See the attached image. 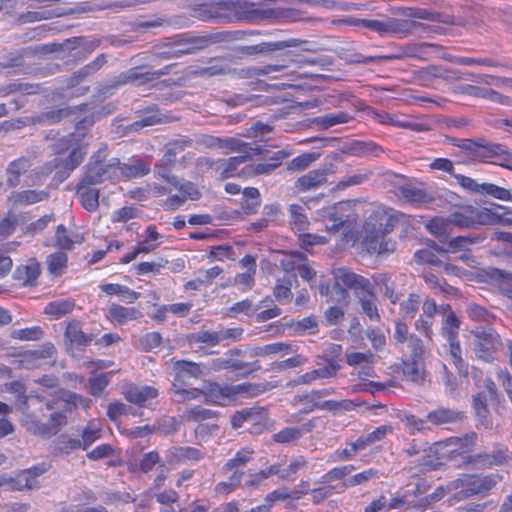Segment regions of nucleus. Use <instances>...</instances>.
<instances>
[{
	"label": "nucleus",
	"instance_id": "nucleus-35",
	"mask_svg": "<svg viewBox=\"0 0 512 512\" xmlns=\"http://www.w3.org/2000/svg\"><path fill=\"white\" fill-rule=\"evenodd\" d=\"M240 156L231 157L227 160L222 159L218 160L216 163L217 169L221 171V176L223 178H229L235 175L237 168L240 164L249 160L254 154L251 150H248V153H241Z\"/></svg>",
	"mask_w": 512,
	"mask_h": 512
},
{
	"label": "nucleus",
	"instance_id": "nucleus-17",
	"mask_svg": "<svg viewBox=\"0 0 512 512\" xmlns=\"http://www.w3.org/2000/svg\"><path fill=\"white\" fill-rule=\"evenodd\" d=\"M389 234L364 233L362 247L370 255H388L396 250V242Z\"/></svg>",
	"mask_w": 512,
	"mask_h": 512
},
{
	"label": "nucleus",
	"instance_id": "nucleus-50",
	"mask_svg": "<svg viewBox=\"0 0 512 512\" xmlns=\"http://www.w3.org/2000/svg\"><path fill=\"white\" fill-rule=\"evenodd\" d=\"M170 185L177 189L185 200L190 199L195 201L201 197V192L197 189L196 185L190 181H182L176 176L172 178Z\"/></svg>",
	"mask_w": 512,
	"mask_h": 512
},
{
	"label": "nucleus",
	"instance_id": "nucleus-7",
	"mask_svg": "<svg viewBox=\"0 0 512 512\" xmlns=\"http://www.w3.org/2000/svg\"><path fill=\"white\" fill-rule=\"evenodd\" d=\"M457 147L468 152L472 157L480 160L496 158L498 163L504 165L512 161V153L505 146L492 143L484 138L461 139L455 144Z\"/></svg>",
	"mask_w": 512,
	"mask_h": 512
},
{
	"label": "nucleus",
	"instance_id": "nucleus-52",
	"mask_svg": "<svg viewBox=\"0 0 512 512\" xmlns=\"http://www.w3.org/2000/svg\"><path fill=\"white\" fill-rule=\"evenodd\" d=\"M260 206V193L257 188L247 187L243 190L241 207L246 214H254Z\"/></svg>",
	"mask_w": 512,
	"mask_h": 512
},
{
	"label": "nucleus",
	"instance_id": "nucleus-34",
	"mask_svg": "<svg viewBox=\"0 0 512 512\" xmlns=\"http://www.w3.org/2000/svg\"><path fill=\"white\" fill-rule=\"evenodd\" d=\"M141 316V312L135 307H124L114 303L110 305L108 310V317L118 324H124L128 321L136 320Z\"/></svg>",
	"mask_w": 512,
	"mask_h": 512
},
{
	"label": "nucleus",
	"instance_id": "nucleus-18",
	"mask_svg": "<svg viewBox=\"0 0 512 512\" xmlns=\"http://www.w3.org/2000/svg\"><path fill=\"white\" fill-rule=\"evenodd\" d=\"M56 348L51 343L42 345L39 349L27 351L22 355L21 364L27 369L39 368L55 362Z\"/></svg>",
	"mask_w": 512,
	"mask_h": 512
},
{
	"label": "nucleus",
	"instance_id": "nucleus-14",
	"mask_svg": "<svg viewBox=\"0 0 512 512\" xmlns=\"http://www.w3.org/2000/svg\"><path fill=\"white\" fill-rule=\"evenodd\" d=\"M501 480L498 474H490L485 476L464 475L460 479L463 490L462 493L466 497L476 494H484L489 492Z\"/></svg>",
	"mask_w": 512,
	"mask_h": 512
},
{
	"label": "nucleus",
	"instance_id": "nucleus-10",
	"mask_svg": "<svg viewBox=\"0 0 512 512\" xmlns=\"http://www.w3.org/2000/svg\"><path fill=\"white\" fill-rule=\"evenodd\" d=\"M262 392L259 385L238 384V385H220L216 382H209L202 395L205 396L207 402L219 404L222 400L236 396L238 394H247L248 396H256Z\"/></svg>",
	"mask_w": 512,
	"mask_h": 512
},
{
	"label": "nucleus",
	"instance_id": "nucleus-23",
	"mask_svg": "<svg viewBox=\"0 0 512 512\" xmlns=\"http://www.w3.org/2000/svg\"><path fill=\"white\" fill-rule=\"evenodd\" d=\"M118 182L143 177L151 171V163L144 159L132 158L129 163L116 165Z\"/></svg>",
	"mask_w": 512,
	"mask_h": 512
},
{
	"label": "nucleus",
	"instance_id": "nucleus-22",
	"mask_svg": "<svg viewBox=\"0 0 512 512\" xmlns=\"http://www.w3.org/2000/svg\"><path fill=\"white\" fill-rule=\"evenodd\" d=\"M338 57L346 64H369L381 61H390L402 55H375L364 56L357 52L353 46L339 47L336 51Z\"/></svg>",
	"mask_w": 512,
	"mask_h": 512
},
{
	"label": "nucleus",
	"instance_id": "nucleus-3",
	"mask_svg": "<svg viewBox=\"0 0 512 512\" xmlns=\"http://www.w3.org/2000/svg\"><path fill=\"white\" fill-rule=\"evenodd\" d=\"M64 406L60 411L52 412L47 422H41L34 414H24L22 425L26 430L34 435L42 437H51L56 435L62 427L67 424L66 412H71L77 407L80 396L76 393L66 392Z\"/></svg>",
	"mask_w": 512,
	"mask_h": 512
},
{
	"label": "nucleus",
	"instance_id": "nucleus-13",
	"mask_svg": "<svg viewBox=\"0 0 512 512\" xmlns=\"http://www.w3.org/2000/svg\"><path fill=\"white\" fill-rule=\"evenodd\" d=\"M357 24H361L365 28L377 32L384 36L388 34H408L414 27V23L406 19L389 18L387 21L374 19H357Z\"/></svg>",
	"mask_w": 512,
	"mask_h": 512
},
{
	"label": "nucleus",
	"instance_id": "nucleus-16",
	"mask_svg": "<svg viewBox=\"0 0 512 512\" xmlns=\"http://www.w3.org/2000/svg\"><path fill=\"white\" fill-rule=\"evenodd\" d=\"M125 400L138 407H145L147 402L158 397V389L149 385L127 383L121 387Z\"/></svg>",
	"mask_w": 512,
	"mask_h": 512
},
{
	"label": "nucleus",
	"instance_id": "nucleus-64",
	"mask_svg": "<svg viewBox=\"0 0 512 512\" xmlns=\"http://www.w3.org/2000/svg\"><path fill=\"white\" fill-rule=\"evenodd\" d=\"M466 313L471 320L477 322L490 323L494 319L493 314L476 303L468 304Z\"/></svg>",
	"mask_w": 512,
	"mask_h": 512
},
{
	"label": "nucleus",
	"instance_id": "nucleus-20",
	"mask_svg": "<svg viewBox=\"0 0 512 512\" xmlns=\"http://www.w3.org/2000/svg\"><path fill=\"white\" fill-rule=\"evenodd\" d=\"M408 456H419L418 462L422 470L432 471L436 470L441 462L436 457V450L429 446L427 443H411L405 450Z\"/></svg>",
	"mask_w": 512,
	"mask_h": 512
},
{
	"label": "nucleus",
	"instance_id": "nucleus-28",
	"mask_svg": "<svg viewBox=\"0 0 512 512\" xmlns=\"http://www.w3.org/2000/svg\"><path fill=\"white\" fill-rule=\"evenodd\" d=\"M40 273V264L35 259H31L26 265H20L15 269L13 278L22 282L24 286H34Z\"/></svg>",
	"mask_w": 512,
	"mask_h": 512
},
{
	"label": "nucleus",
	"instance_id": "nucleus-27",
	"mask_svg": "<svg viewBox=\"0 0 512 512\" xmlns=\"http://www.w3.org/2000/svg\"><path fill=\"white\" fill-rule=\"evenodd\" d=\"M472 460L481 467L500 466L512 460V452L505 446L496 447L491 453L477 454Z\"/></svg>",
	"mask_w": 512,
	"mask_h": 512
},
{
	"label": "nucleus",
	"instance_id": "nucleus-32",
	"mask_svg": "<svg viewBox=\"0 0 512 512\" xmlns=\"http://www.w3.org/2000/svg\"><path fill=\"white\" fill-rule=\"evenodd\" d=\"M399 192L410 203L427 204L434 200V196L422 187L405 185L399 188Z\"/></svg>",
	"mask_w": 512,
	"mask_h": 512
},
{
	"label": "nucleus",
	"instance_id": "nucleus-47",
	"mask_svg": "<svg viewBox=\"0 0 512 512\" xmlns=\"http://www.w3.org/2000/svg\"><path fill=\"white\" fill-rule=\"evenodd\" d=\"M420 360H411L409 362H404L403 364V374L407 380L412 381L418 385H422L426 379L425 370L421 367Z\"/></svg>",
	"mask_w": 512,
	"mask_h": 512
},
{
	"label": "nucleus",
	"instance_id": "nucleus-41",
	"mask_svg": "<svg viewBox=\"0 0 512 512\" xmlns=\"http://www.w3.org/2000/svg\"><path fill=\"white\" fill-rule=\"evenodd\" d=\"M253 351L255 356H268L272 354L287 355L295 353L297 349L290 343L276 342L264 346H257Z\"/></svg>",
	"mask_w": 512,
	"mask_h": 512
},
{
	"label": "nucleus",
	"instance_id": "nucleus-55",
	"mask_svg": "<svg viewBox=\"0 0 512 512\" xmlns=\"http://www.w3.org/2000/svg\"><path fill=\"white\" fill-rule=\"evenodd\" d=\"M413 16L415 18L429 20V21H435V22H442L444 24L463 25V22L460 19H456L454 16L444 15L441 13H433V12H429L424 9L416 10L413 13Z\"/></svg>",
	"mask_w": 512,
	"mask_h": 512
},
{
	"label": "nucleus",
	"instance_id": "nucleus-5",
	"mask_svg": "<svg viewBox=\"0 0 512 512\" xmlns=\"http://www.w3.org/2000/svg\"><path fill=\"white\" fill-rule=\"evenodd\" d=\"M105 151L99 149L94 153L88 163L84 166L83 176L80 180L83 187L88 185L95 187L105 181L113 184L118 182L117 167L120 164L119 158H111L108 162L104 161Z\"/></svg>",
	"mask_w": 512,
	"mask_h": 512
},
{
	"label": "nucleus",
	"instance_id": "nucleus-33",
	"mask_svg": "<svg viewBox=\"0 0 512 512\" xmlns=\"http://www.w3.org/2000/svg\"><path fill=\"white\" fill-rule=\"evenodd\" d=\"M169 455L171 461H177L182 463L197 462L204 458V453L190 446H177L169 449Z\"/></svg>",
	"mask_w": 512,
	"mask_h": 512
},
{
	"label": "nucleus",
	"instance_id": "nucleus-4",
	"mask_svg": "<svg viewBox=\"0 0 512 512\" xmlns=\"http://www.w3.org/2000/svg\"><path fill=\"white\" fill-rule=\"evenodd\" d=\"M248 5L247 1H237L236 3L225 0L208 1L189 6V15L200 21L224 22L229 19V12L232 9L236 12H239L241 9L243 15L240 18L249 20L254 17L255 11L247 10Z\"/></svg>",
	"mask_w": 512,
	"mask_h": 512
},
{
	"label": "nucleus",
	"instance_id": "nucleus-58",
	"mask_svg": "<svg viewBox=\"0 0 512 512\" xmlns=\"http://www.w3.org/2000/svg\"><path fill=\"white\" fill-rule=\"evenodd\" d=\"M192 144V139L186 137L170 141L165 146V160L168 162L175 161L176 155L183 152L187 147H191Z\"/></svg>",
	"mask_w": 512,
	"mask_h": 512
},
{
	"label": "nucleus",
	"instance_id": "nucleus-53",
	"mask_svg": "<svg viewBox=\"0 0 512 512\" xmlns=\"http://www.w3.org/2000/svg\"><path fill=\"white\" fill-rule=\"evenodd\" d=\"M175 369L177 370V374L174 382H182L181 378L184 375H189L191 377L198 378L203 374L200 364L185 360L177 361L175 363Z\"/></svg>",
	"mask_w": 512,
	"mask_h": 512
},
{
	"label": "nucleus",
	"instance_id": "nucleus-25",
	"mask_svg": "<svg viewBox=\"0 0 512 512\" xmlns=\"http://www.w3.org/2000/svg\"><path fill=\"white\" fill-rule=\"evenodd\" d=\"M49 198V192L46 190H21L14 191L8 198V202L13 209L33 205L46 201Z\"/></svg>",
	"mask_w": 512,
	"mask_h": 512
},
{
	"label": "nucleus",
	"instance_id": "nucleus-24",
	"mask_svg": "<svg viewBox=\"0 0 512 512\" xmlns=\"http://www.w3.org/2000/svg\"><path fill=\"white\" fill-rule=\"evenodd\" d=\"M242 354V350L238 348H232L228 350L224 357L211 360L209 368L213 371L220 370H231L240 371L249 368V363L237 359Z\"/></svg>",
	"mask_w": 512,
	"mask_h": 512
},
{
	"label": "nucleus",
	"instance_id": "nucleus-48",
	"mask_svg": "<svg viewBox=\"0 0 512 512\" xmlns=\"http://www.w3.org/2000/svg\"><path fill=\"white\" fill-rule=\"evenodd\" d=\"M350 116L345 112L331 113L322 116L315 117L312 123L320 129H328L337 124L347 123Z\"/></svg>",
	"mask_w": 512,
	"mask_h": 512
},
{
	"label": "nucleus",
	"instance_id": "nucleus-37",
	"mask_svg": "<svg viewBox=\"0 0 512 512\" xmlns=\"http://www.w3.org/2000/svg\"><path fill=\"white\" fill-rule=\"evenodd\" d=\"M76 107H64L59 109H53L49 111H45L41 113L40 115L33 117L32 122L38 123L42 125H52L60 122L62 119L70 116L71 114L75 113Z\"/></svg>",
	"mask_w": 512,
	"mask_h": 512
},
{
	"label": "nucleus",
	"instance_id": "nucleus-1",
	"mask_svg": "<svg viewBox=\"0 0 512 512\" xmlns=\"http://www.w3.org/2000/svg\"><path fill=\"white\" fill-rule=\"evenodd\" d=\"M452 226L477 228L484 225L512 226V210L506 206L489 203L488 206H466L449 216Z\"/></svg>",
	"mask_w": 512,
	"mask_h": 512
},
{
	"label": "nucleus",
	"instance_id": "nucleus-21",
	"mask_svg": "<svg viewBox=\"0 0 512 512\" xmlns=\"http://www.w3.org/2000/svg\"><path fill=\"white\" fill-rule=\"evenodd\" d=\"M474 350L479 358L488 359L491 352L499 344L500 338L497 332L491 328H483L474 332Z\"/></svg>",
	"mask_w": 512,
	"mask_h": 512
},
{
	"label": "nucleus",
	"instance_id": "nucleus-39",
	"mask_svg": "<svg viewBox=\"0 0 512 512\" xmlns=\"http://www.w3.org/2000/svg\"><path fill=\"white\" fill-rule=\"evenodd\" d=\"M376 286L380 288V291L388 298L391 304H396L402 294L395 292L394 283L391 282V275L387 273H380L373 276Z\"/></svg>",
	"mask_w": 512,
	"mask_h": 512
},
{
	"label": "nucleus",
	"instance_id": "nucleus-11",
	"mask_svg": "<svg viewBox=\"0 0 512 512\" xmlns=\"http://www.w3.org/2000/svg\"><path fill=\"white\" fill-rule=\"evenodd\" d=\"M335 285L333 287L335 293L338 295V301L347 302L348 294L345 288L352 290H361L370 292L372 285L370 281L348 268H337L333 271Z\"/></svg>",
	"mask_w": 512,
	"mask_h": 512
},
{
	"label": "nucleus",
	"instance_id": "nucleus-59",
	"mask_svg": "<svg viewBox=\"0 0 512 512\" xmlns=\"http://www.w3.org/2000/svg\"><path fill=\"white\" fill-rule=\"evenodd\" d=\"M254 454V451L249 448H242L239 450L235 456L229 459L224 465L223 469L228 472L234 469H239L245 466L251 459Z\"/></svg>",
	"mask_w": 512,
	"mask_h": 512
},
{
	"label": "nucleus",
	"instance_id": "nucleus-63",
	"mask_svg": "<svg viewBox=\"0 0 512 512\" xmlns=\"http://www.w3.org/2000/svg\"><path fill=\"white\" fill-rule=\"evenodd\" d=\"M188 340L191 344L204 343L208 346L220 344L218 331L201 330L190 334Z\"/></svg>",
	"mask_w": 512,
	"mask_h": 512
},
{
	"label": "nucleus",
	"instance_id": "nucleus-62",
	"mask_svg": "<svg viewBox=\"0 0 512 512\" xmlns=\"http://www.w3.org/2000/svg\"><path fill=\"white\" fill-rule=\"evenodd\" d=\"M218 413L201 406H194L186 410L183 414V418L190 422H199L207 419L216 418Z\"/></svg>",
	"mask_w": 512,
	"mask_h": 512
},
{
	"label": "nucleus",
	"instance_id": "nucleus-46",
	"mask_svg": "<svg viewBox=\"0 0 512 512\" xmlns=\"http://www.w3.org/2000/svg\"><path fill=\"white\" fill-rule=\"evenodd\" d=\"M292 277L284 276L276 280V284L273 290L275 299L281 304L288 303L292 298Z\"/></svg>",
	"mask_w": 512,
	"mask_h": 512
},
{
	"label": "nucleus",
	"instance_id": "nucleus-54",
	"mask_svg": "<svg viewBox=\"0 0 512 512\" xmlns=\"http://www.w3.org/2000/svg\"><path fill=\"white\" fill-rule=\"evenodd\" d=\"M74 306V301L70 299H60L48 303L47 306L45 307L44 312L48 315L60 318L70 313L73 310Z\"/></svg>",
	"mask_w": 512,
	"mask_h": 512
},
{
	"label": "nucleus",
	"instance_id": "nucleus-56",
	"mask_svg": "<svg viewBox=\"0 0 512 512\" xmlns=\"http://www.w3.org/2000/svg\"><path fill=\"white\" fill-rule=\"evenodd\" d=\"M68 257L64 252H55L47 257L46 263L50 274L62 275L67 267Z\"/></svg>",
	"mask_w": 512,
	"mask_h": 512
},
{
	"label": "nucleus",
	"instance_id": "nucleus-45",
	"mask_svg": "<svg viewBox=\"0 0 512 512\" xmlns=\"http://www.w3.org/2000/svg\"><path fill=\"white\" fill-rule=\"evenodd\" d=\"M267 418V412L263 408H247L246 424L251 427V432H261L266 425Z\"/></svg>",
	"mask_w": 512,
	"mask_h": 512
},
{
	"label": "nucleus",
	"instance_id": "nucleus-60",
	"mask_svg": "<svg viewBox=\"0 0 512 512\" xmlns=\"http://www.w3.org/2000/svg\"><path fill=\"white\" fill-rule=\"evenodd\" d=\"M486 395L483 392L473 396V408L480 423L484 426L490 425L489 410L486 405Z\"/></svg>",
	"mask_w": 512,
	"mask_h": 512
},
{
	"label": "nucleus",
	"instance_id": "nucleus-19",
	"mask_svg": "<svg viewBox=\"0 0 512 512\" xmlns=\"http://www.w3.org/2000/svg\"><path fill=\"white\" fill-rule=\"evenodd\" d=\"M64 338L68 351H84L85 348L92 342L93 335L84 333L80 322L73 320L67 324Z\"/></svg>",
	"mask_w": 512,
	"mask_h": 512
},
{
	"label": "nucleus",
	"instance_id": "nucleus-29",
	"mask_svg": "<svg viewBox=\"0 0 512 512\" xmlns=\"http://www.w3.org/2000/svg\"><path fill=\"white\" fill-rule=\"evenodd\" d=\"M327 169H317L309 171L307 174L298 178L295 187L299 191H308L316 189L327 181Z\"/></svg>",
	"mask_w": 512,
	"mask_h": 512
},
{
	"label": "nucleus",
	"instance_id": "nucleus-43",
	"mask_svg": "<svg viewBox=\"0 0 512 512\" xmlns=\"http://www.w3.org/2000/svg\"><path fill=\"white\" fill-rule=\"evenodd\" d=\"M218 148H226L232 152H240V153H248V150H251L254 154H260L261 150L259 146L252 147L248 143L241 141L235 137H219V146Z\"/></svg>",
	"mask_w": 512,
	"mask_h": 512
},
{
	"label": "nucleus",
	"instance_id": "nucleus-15",
	"mask_svg": "<svg viewBox=\"0 0 512 512\" xmlns=\"http://www.w3.org/2000/svg\"><path fill=\"white\" fill-rule=\"evenodd\" d=\"M396 219L384 208L375 209L365 220L363 233L390 234L395 227Z\"/></svg>",
	"mask_w": 512,
	"mask_h": 512
},
{
	"label": "nucleus",
	"instance_id": "nucleus-49",
	"mask_svg": "<svg viewBox=\"0 0 512 512\" xmlns=\"http://www.w3.org/2000/svg\"><path fill=\"white\" fill-rule=\"evenodd\" d=\"M288 156V154L283 151H277L275 152L269 159V162L265 163H258L254 166H251L253 173L255 175L260 174H270L272 171H274L278 166L281 165L282 161Z\"/></svg>",
	"mask_w": 512,
	"mask_h": 512
},
{
	"label": "nucleus",
	"instance_id": "nucleus-38",
	"mask_svg": "<svg viewBox=\"0 0 512 512\" xmlns=\"http://www.w3.org/2000/svg\"><path fill=\"white\" fill-rule=\"evenodd\" d=\"M461 418V412L444 407H440L438 409L430 411L427 414V420L431 422L433 425L455 423L461 420Z\"/></svg>",
	"mask_w": 512,
	"mask_h": 512
},
{
	"label": "nucleus",
	"instance_id": "nucleus-31",
	"mask_svg": "<svg viewBox=\"0 0 512 512\" xmlns=\"http://www.w3.org/2000/svg\"><path fill=\"white\" fill-rule=\"evenodd\" d=\"M77 194L80 199V203L85 210L88 212H94L99 207V189L88 185V187H83L82 182L79 181L76 187Z\"/></svg>",
	"mask_w": 512,
	"mask_h": 512
},
{
	"label": "nucleus",
	"instance_id": "nucleus-9",
	"mask_svg": "<svg viewBox=\"0 0 512 512\" xmlns=\"http://www.w3.org/2000/svg\"><path fill=\"white\" fill-rule=\"evenodd\" d=\"M219 36L217 34H205V35H182L175 39L173 52H163L159 54L162 59H171L179 55L194 54L198 51H202L208 48L210 45L219 42Z\"/></svg>",
	"mask_w": 512,
	"mask_h": 512
},
{
	"label": "nucleus",
	"instance_id": "nucleus-57",
	"mask_svg": "<svg viewBox=\"0 0 512 512\" xmlns=\"http://www.w3.org/2000/svg\"><path fill=\"white\" fill-rule=\"evenodd\" d=\"M423 279L435 293L452 294L455 291L453 286L449 285L444 279L439 278L434 273L428 272L423 274Z\"/></svg>",
	"mask_w": 512,
	"mask_h": 512
},
{
	"label": "nucleus",
	"instance_id": "nucleus-6",
	"mask_svg": "<svg viewBox=\"0 0 512 512\" xmlns=\"http://www.w3.org/2000/svg\"><path fill=\"white\" fill-rule=\"evenodd\" d=\"M105 151L99 149L94 153L88 163L84 166L83 176L80 180L83 187L88 185L95 187L105 181L113 184L118 182L117 167L120 164L119 158H111L108 162L104 161Z\"/></svg>",
	"mask_w": 512,
	"mask_h": 512
},
{
	"label": "nucleus",
	"instance_id": "nucleus-42",
	"mask_svg": "<svg viewBox=\"0 0 512 512\" xmlns=\"http://www.w3.org/2000/svg\"><path fill=\"white\" fill-rule=\"evenodd\" d=\"M350 147L351 153L360 157H378L384 152L381 146L371 141H355Z\"/></svg>",
	"mask_w": 512,
	"mask_h": 512
},
{
	"label": "nucleus",
	"instance_id": "nucleus-61",
	"mask_svg": "<svg viewBox=\"0 0 512 512\" xmlns=\"http://www.w3.org/2000/svg\"><path fill=\"white\" fill-rule=\"evenodd\" d=\"M419 305H420V296L415 293H411V294H409V296L406 300H403L402 302H400L399 314L404 319H408V318L412 319L418 312Z\"/></svg>",
	"mask_w": 512,
	"mask_h": 512
},
{
	"label": "nucleus",
	"instance_id": "nucleus-40",
	"mask_svg": "<svg viewBox=\"0 0 512 512\" xmlns=\"http://www.w3.org/2000/svg\"><path fill=\"white\" fill-rule=\"evenodd\" d=\"M100 289L108 295H119L123 300L130 304L134 303L140 297V293L121 284H102L100 285Z\"/></svg>",
	"mask_w": 512,
	"mask_h": 512
},
{
	"label": "nucleus",
	"instance_id": "nucleus-8",
	"mask_svg": "<svg viewBox=\"0 0 512 512\" xmlns=\"http://www.w3.org/2000/svg\"><path fill=\"white\" fill-rule=\"evenodd\" d=\"M318 216L329 232H338L341 228H352L358 220L354 207L348 202H340L333 206L324 207L318 211Z\"/></svg>",
	"mask_w": 512,
	"mask_h": 512
},
{
	"label": "nucleus",
	"instance_id": "nucleus-44",
	"mask_svg": "<svg viewBox=\"0 0 512 512\" xmlns=\"http://www.w3.org/2000/svg\"><path fill=\"white\" fill-rule=\"evenodd\" d=\"M461 320L457 317L455 312H449L443 318L441 326V334L446 340H453L459 337V330Z\"/></svg>",
	"mask_w": 512,
	"mask_h": 512
},
{
	"label": "nucleus",
	"instance_id": "nucleus-30",
	"mask_svg": "<svg viewBox=\"0 0 512 512\" xmlns=\"http://www.w3.org/2000/svg\"><path fill=\"white\" fill-rule=\"evenodd\" d=\"M47 466L45 464H39L31 468L18 472L20 491L24 489H36L39 488L38 477L47 472Z\"/></svg>",
	"mask_w": 512,
	"mask_h": 512
},
{
	"label": "nucleus",
	"instance_id": "nucleus-51",
	"mask_svg": "<svg viewBox=\"0 0 512 512\" xmlns=\"http://www.w3.org/2000/svg\"><path fill=\"white\" fill-rule=\"evenodd\" d=\"M444 59L454 62L459 65H465V66H474V65H481V66H488V67H504L503 64H501L498 61H495L491 58H471V57H460V56H445Z\"/></svg>",
	"mask_w": 512,
	"mask_h": 512
},
{
	"label": "nucleus",
	"instance_id": "nucleus-26",
	"mask_svg": "<svg viewBox=\"0 0 512 512\" xmlns=\"http://www.w3.org/2000/svg\"><path fill=\"white\" fill-rule=\"evenodd\" d=\"M301 43L299 39H289L285 41L276 42H261L255 45H247L240 47V53L244 55H257L273 52L277 50H283L290 47H298Z\"/></svg>",
	"mask_w": 512,
	"mask_h": 512
},
{
	"label": "nucleus",
	"instance_id": "nucleus-12",
	"mask_svg": "<svg viewBox=\"0 0 512 512\" xmlns=\"http://www.w3.org/2000/svg\"><path fill=\"white\" fill-rule=\"evenodd\" d=\"M142 69L143 67H134L125 72H122L114 78L110 87L118 88L128 83L144 85L148 82L157 80L162 76L168 75L170 73L171 66L167 65L160 70L154 71H142Z\"/></svg>",
	"mask_w": 512,
	"mask_h": 512
},
{
	"label": "nucleus",
	"instance_id": "nucleus-36",
	"mask_svg": "<svg viewBox=\"0 0 512 512\" xmlns=\"http://www.w3.org/2000/svg\"><path fill=\"white\" fill-rule=\"evenodd\" d=\"M426 227L441 243L448 241L452 230L449 217H435L426 224Z\"/></svg>",
	"mask_w": 512,
	"mask_h": 512
},
{
	"label": "nucleus",
	"instance_id": "nucleus-2",
	"mask_svg": "<svg viewBox=\"0 0 512 512\" xmlns=\"http://www.w3.org/2000/svg\"><path fill=\"white\" fill-rule=\"evenodd\" d=\"M35 159L36 153L32 152L11 161L5 169L7 186L10 188H16L19 186L21 183V176L25 175L29 171H31V173L27 176V185H41L45 178L58 167V159H54L51 163L31 169Z\"/></svg>",
	"mask_w": 512,
	"mask_h": 512
}]
</instances>
